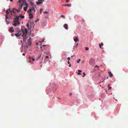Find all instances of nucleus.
<instances>
[{"instance_id": "a878e982", "label": "nucleus", "mask_w": 128, "mask_h": 128, "mask_svg": "<svg viewBox=\"0 0 128 128\" xmlns=\"http://www.w3.org/2000/svg\"><path fill=\"white\" fill-rule=\"evenodd\" d=\"M60 17L61 18L62 17L64 18H65V16L64 15H61V16H60Z\"/></svg>"}, {"instance_id": "bb28decb", "label": "nucleus", "mask_w": 128, "mask_h": 128, "mask_svg": "<svg viewBox=\"0 0 128 128\" xmlns=\"http://www.w3.org/2000/svg\"><path fill=\"white\" fill-rule=\"evenodd\" d=\"M42 8H40V14L42 13Z\"/></svg>"}, {"instance_id": "864d4df0", "label": "nucleus", "mask_w": 128, "mask_h": 128, "mask_svg": "<svg viewBox=\"0 0 128 128\" xmlns=\"http://www.w3.org/2000/svg\"><path fill=\"white\" fill-rule=\"evenodd\" d=\"M39 42H41V41H40V40H39Z\"/></svg>"}, {"instance_id": "5fc2aeb1", "label": "nucleus", "mask_w": 128, "mask_h": 128, "mask_svg": "<svg viewBox=\"0 0 128 128\" xmlns=\"http://www.w3.org/2000/svg\"><path fill=\"white\" fill-rule=\"evenodd\" d=\"M42 42H44V40H42Z\"/></svg>"}, {"instance_id": "c9c22d12", "label": "nucleus", "mask_w": 128, "mask_h": 128, "mask_svg": "<svg viewBox=\"0 0 128 128\" xmlns=\"http://www.w3.org/2000/svg\"><path fill=\"white\" fill-rule=\"evenodd\" d=\"M49 58L48 56H46V58Z\"/></svg>"}, {"instance_id": "c03bdc74", "label": "nucleus", "mask_w": 128, "mask_h": 128, "mask_svg": "<svg viewBox=\"0 0 128 128\" xmlns=\"http://www.w3.org/2000/svg\"><path fill=\"white\" fill-rule=\"evenodd\" d=\"M70 95V96H72V93H70L69 94Z\"/></svg>"}, {"instance_id": "6e6d98bb", "label": "nucleus", "mask_w": 128, "mask_h": 128, "mask_svg": "<svg viewBox=\"0 0 128 128\" xmlns=\"http://www.w3.org/2000/svg\"><path fill=\"white\" fill-rule=\"evenodd\" d=\"M6 21H7V20L6 19Z\"/></svg>"}, {"instance_id": "49530a36", "label": "nucleus", "mask_w": 128, "mask_h": 128, "mask_svg": "<svg viewBox=\"0 0 128 128\" xmlns=\"http://www.w3.org/2000/svg\"><path fill=\"white\" fill-rule=\"evenodd\" d=\"M68 64H70V62H69V61L68 62Z\"/></svg>"}, {"instance_id": "f3484780", "label": "nucleus", "mask_w": 128, "mask_h": 128, "mask_svg": "<svg viewBox=\"0 0 128 128\" xmlns=\"http://www.w3.org/2000/svg\"><path fill=\"white\" fill-rule=\"evenodd\" d=\"M103 45V44L102 43L101 44H99V46L100 48H101V49H102V46Z\"/></svg>"}, {"instance_id": "ddd939ff", "label": "nucleus", "mask_w": 128, "mask_h": 128, "mask_svg": "<svg viewBox=\"0 0 128 128\" xmlns=\"http://www.w3.org/2000/svg\"><path fill=\"white\" fill-rule=\"evenodd\" d=\"M30 16L29 18L30 19H32L33 18V15L32 13L30 14H29Z\"/></svg>"}, {"instance_id": "a18cd8bd", "label": "nucleus", "mask_w": 128, "mask_h": 128, "mask_svg": "<svg viewBox=\"0 0 128 128\" xmlns=\"http://www.w3.org/2000/svg\"><path fill=\"white\" fill-rule=\"evenodd\" d=\"M8 11H10V12H11V11H10V8H9V9H8Z\"/></svg>"}, {"instance_id": "aec40b11", "label": "nucleus", "mask_w": 128, "mask_h": 128, "mask_svg": "<svg viewBox=\"0 0 128 128\" xmlns=\"http://www.w3.org/2000/svg\"><path fill=\"white\" fill-rule=\"evenodd\" d=\"M78 74H79V75H81V73H80V72H82V71L81 70H78Z\"/></svg>"}, {"instance_id": "9b49d317", "label": "nucleus", "mask_w": 128, "mask_h": 128, "mask_svg": "<svg viewBox=\"0 0 128 128\" xmlns=\"http://www.w3.org/2000/svg\"><path fill=\"white\" fill-rule=\"evenodd\" d=\"M64 27L66 29H68V25L67 24H65L64 25Z\"/></svg>"}, {"instance_id": "f8f14e48", "label": "nucleus", "mask_w": 128, "mask_h": 128, "mask_svg": "<svg viewBox=\"0 0 128 128\" xmlns=\"http://www.w3.org/2000/svg\"><path fill=\"white\" fill-rule=\"evenodd\" d=\"M62 6H68V7H70L71 6V5L70 4H63Z\"/></svg>"}, {"instance_id": "393cba45", "label": "nucleus", "mask_w": 128, "mask_h": 128, "mask_svg": "<svg viewBox=\"0 0 128 128\" xmlns=\"http://www.w3.org/2000/svg\"><path fill=\"white\" fill-rule=\"evenodd\" d=\"M74 40H78V37H76L74 39Z\"/></svg>"}, {"instance_id": "39448f33", "label": "nucleus", "mask_w": 128, "mask_h": 128, "mask_svg": "<svg viewBox=\"0 0 128 128\" xmlns=\"http://www.w3.org/2000/svg\"><path fill=\"white\" fill-rule=\"evenodd\" d=\"M94 60L92 58L90 60V64H92L94 63Z\"/></svg>"}, {"instance_id": "0eeeda50", "label": "nucleus", "mask_w": 128, "mask_h": 128, "mask_svg": "<svg viewBox=\"0 0 128 128\" xmlns=\"http://www.w3.org/2000/svg\"><path fill=\"white\" fill-rule=\"evenodd\" d=\"M29 59L30 62H31L32 61H34L35 60L34 58L31 57H29Z\"/></svg>"}, {"instance_id": "603ef678", "label": "nucleus", "mask_w": 128, "mask_h": 128, "mask_svg": "<svg viewBox=\"0 0 128 128\" xmlns=\"http://www.w3.org/2000/svg\"><path fill=\"white\" fill-rule=\"evenodd\" d=\"M73 57V56H71V57L72 58V57Z\"/></svg>"}, {"instance_id": "2eb2a0df", "label": "nucleus", "mask_w": 128, "mask_h": 128, "mask_svg": "<svg viewBox=\"0 0 128 128\" xmlns=\"http://www.w3.org/2000/svg\"><path fill=\"white\" fill-rule=\"evenodd\" d=\"M15 35L17 37H18L20 35H21L20 34H19L18 33H16L15 34Z\"/></svg>"}, {"instance_id": "72a5a7b5", "label": "nucleus", "mask_w": 128, "mask_h": 128, "mask_svg": "<svg viewBox=\"0 0 128 128\" xmlns=\"http://www.w3.org/2000/svg\"><path fill=\"white\" fill-rule=\"evenodd\" d=\"M27 12H28L29 14H30V12L29 11V10H28L27 11Z\"/></svg>"}, {"instance_id": "c756f323", "label": "nucleus", "mask_w": 128, "mask_h": 128, "mask_svg": "<svg viewBox=\"0 0 128 128\" xmlns=\"http://www.w3.org/2000/svg\"><path fill=\"white\" fill-rule=\"evenodd\" d=\"M38 1H41L43 2L44 1V0H38Z\"/></svg>"}, {"instance_id": "09e8293b", "label": "nucleus", "mask_w": 128, "mask_h": 128, "mask_svg": "<svg viewBox=\"0 0 128 128\" xmlns=\"http://www.w3.org/2000/svg\"><path fill=\"white\" fill-rule=\"evenodd\" d=\"M74 41H75V42H77V41L78 40H74Z\"/></svg>"}, {"instance_id": "c85d7f7f", "label": "nucleus", "mask_w": 128, "mask_h": 128, "mask_svg": "<svg viewBox=\"0 0 128 128\" xmlns=\"http://www.w3.org/2000/svg\"><path fill=\"white\" fill-rule=\"evenodd\" d=\"M39 20V19H36V20L35 21V22H37Z\"/></svg>"}, {"instance_id": "a211bd4d", "label": "nucleus", "mask_w": 128, "mask_h": 128, "mask_svg": "<svg viewBox=\"0 0 128 128\" xmlns=\"http://www.w3.org/2000/svg\"><path fill=\"white\" fill-rule=\"evenodd\" d=\"M14 10L16 11H17V12H18V10H17L16 9H14V8H13L12 10L11 11V12H14Z\"/></svg>"}, {"instance_id": "37998d69", "label": "nucleus", "mask_w": 128, "mask_h": 128, "mask_svg": "<svg viewBox=\"0 0 128 128\" xmlns=\"http://www.w3.org/2000/svg\"><path fill=\"white\" fill-rule=\"evenodd\" d=\"M71 64H69V67H71Z\"/></svg>"}, {"instance_id": "13d9d810", "label": "nucleus", "mask_w": 128, "mask_h": 128, "mask_svg": "<svg viewBox=\"0 0 128 128\" xmlns=\"http://www.w3.org/2000/svg\"><path fill=\"white\" fill-rule=\"evenodd\" d=\"M42 66V65H41V66Z\"/></svg>"}, {"instance_id": "20e7f679", "label": "nucleus", "mask_w": 128, "mask_h": 128, "mask_svg": "<svg viewBox=\"0 0 128 128\" xmlns=\"http://www.w3.org/2000/svg\"><path fill=\"white\" fill-rule=\"evenodd\" d=\"M28 40H21V43L22 44V46H26L27 45V42Z\"/></svg>"}, {"instance_id": "5701e85b", "label": "nucleus", "mask_w": 128, "mask_h": 128, "mask_svg": "<svg viewBox=\"0 0 128 128\" xmlns=\"http://www.w3.org/2000/svg\"><path fill=\"white\" fill-rule=\"evenodd\" d=\"M81 61V60L80 59H79L77 61V62L78 63H79Z\"/></svg>"}, {"instance_id": "4468645a", "label": "nucleus", "mask_w": 128, "mask_h": 128, "mask_svg": "<svg viewBox=\"0 0 128 128\" xmlns=\"http://www.w3.org/2000/svg\"><path fill=\"white\" fill-rule=\"evenodd\" d=\"M24 5L23 4H20V6L19 7V10H21L22 8V6Z\"/></svg>"}, {"instance_id": "f257e3e1", "label": "nucleus", "mask_w": 128, "mask_h": 128, "mask_svg": "<svg viewBox=\"0 0 128 128\" xmlns=\"http://www.w3.org/2000/svg\"><path fill=\"white\" fill-rule=\"evenodd\" d=\"M24 16H22L21 14H20L19 16L15 15L14 16L12 25L14 26H16L17 25H19L20 23L18 20L20 18L21 19H23L24 18Z\"/></svg>"}, {"instance_id": "4d7b16f0", "label": "nucleus", "mask_w": 128, "mask_h": 128, "mask_svg": "<svg viewBox=\"0 0 128 128\" xmlns=\"http://www.w3.org/2000/svg\"><path fill=\"white\" fill-rule=\"evenodd\" d=\"M42 46H41L40 48H42Z\"/></svg>"}, {"instance_id": "7c9ffc66", "label": "nucleus", "mask_w": 128, "mask_h": 128, "mask_svg": "<svg viewBox=\"0 0 128 128\" xmlns=\"http://www.w3.org/2000/svg\"><path fill=\"white\" fill-rule=\"evenodd\" d=\"M83 74H84V75L83 76H82V77H84V76H85L86 75V74L85 73V72H83Z\"/></svg>"}, {"instance_id": "ea45409f", "label": "nucleus", "mask_w": 128, "mask_h": 128, "mask_svg": "<svg viewBox=\"0 0 128 128\" xmlns=\"http://www.w3.org/2000/svg\"><path fill=\"white\" fill-rule=\"evenodd\" d=\"M69 1V0H66V2H68Z\"/></svg>"}, {"instance_id": "de8ad7c7", "label": "nucleus", "mask_w": 128, "mask_h": 128, "mask_svg": "<svg viewBox=\"0 0 128 128\" xmlns=\"http://www.w3.org/2000/svg\"><path fill=\"white\" fill-rule=\"evenodd\" d=\"M25 53H23L22 54V55L23 56H25Z\"/></svg>"}, {"instance_id": "8fccbe9b", "label": "nucleus", "mask_w": 128, "mask_h": 128, "mask_svg": "<svg viewBox=\"0 0 128 128\" xmlns=\"http://www.w3.org/2000/svg\"><path fill=\"white\" fill-rule=\"evenodd\" d=\"M13 0H10V1L11 2H12Z\"/></svg>"}, {"instance_id": "6e6552de", "label": "nucleus", "mask_w": 128, "mask_h": 128, "mask_svg": "<svg viewBox=\"0 0 128 128\" xmlns=\"http://www.w3.org/2000/svg\"><path fill=\"white\" fill-rule=\"evenodd\" d=\"M26 5V6L24 7V10L26 11L27 10L28 7V5L27 3H25V4Z\"/></svg>"}, {"instance_id": "412c9836", "label": "nucleus", "mask_w": 128, "mask_h": 128, "mask_svg": "<svg viewBox=\"0 0 128 128\" xmlns=\"http://www.w3.org/2000/svg\"><path fill=\"white\" fill-rule=\"evenodd\" d=\"M78 74H79V75H81V73H80V72H82V71L81 70H78Z\"/></svg>"}, {"instance_id": "dca6fc26", "label": "nucleus", "mask_w": 128, "mask_h": 128, "mask_svg": "<svg viewBox=\"0 0 128 128\" xmlns=\"http://www.w3.org/2000/svg\"><path fill=\"white\" fill-rule=\"evenodd\" d=\"M108 74L111 77L112 76V74L111 72H108Z\"/></svg>"}, {"instance_id": "f704fd0d", "label": "nucleus", "mask_w": 128, "mask_h": 128, "mask_svg": "<svg viewBox=\"0 0 128 128\" xmlns=\"http://www.w3.org/2000/svg\"><path fill=\"white\" fill-rule=\"evenodd\" d=\"M111 88H112L111 87H110V86L108 88V90H109L111 89Z\"/></svg>"}, {"instance_id": "cd10ccee", "label": "nucleus", "mask_w": 128, "mask_h": 128, "mask_svg": "<svg viewBox=\"0 0 128 128\" xmlns=\"http://www.w3.org/2000/svg\"><path fill=\"white\" fill-rule=\"evenodd\" d=\"M85 48V50H89V48L88 47H86Z\"/></svg>"}, {"instance_id": "3c124183", "label": "nucleus", "mask_w": 128, "mask_h": 128, "mask_svg": "<svg viewBox=\"0 0 128 128\" xmlns=\"http://www.w3.org/2000/svg\"><path fill=\"white\" fill-rule=\"evenodd\" d=\"M32 5H33V4H31V6H32Z\"/></svg>"}, {"instance_id": "9d476101", "label": "nucleus", "mask_w": 128, "mask_h": 128, "mask_svg": "<svg viewBox=\"0 0 128 128\" xmlns=\"http://www.w3.org/2000/svg\"><path fill=\"white\" fill-rule=\"evenodd\" d=\"M29 11L30 12H31L32 10H34V12H35V9L34 8V7H32V8H30L29 9Z\"/></svg>"}, {"instance_id": "f03ea898", "label": "nucleus", "mask_w": 128, "mask_h": 128, "mask_svg": "<svg viewBox=\"0 0 128 128\" xmlns=\"http://www.w3.org/2000/svg\"><path fill=\"white\" fill-rule=\"evenodd\" d=\"M22 32H23V35H22L23 38H25L26 36L27 33L28 32V30L26 29L25 28L24 30H22Z\"/></svg>"}, {"instance_id": "4be33fe9", "label": "nucleus", "mask_w": 128, "mask_h": 128, "mask_svg": "<svg viewBox=\"0 0 128 128\" xmlns=\"http://www.w3.org/2000/svg\"><path fill=\"white\" fill-rule=\"evenodd\" d=\"M6 13L7 14H8L10 13L9 12L8 10H6Z\"/></svg>"}, {"instance_id": "1a4fd4ad", "label": "nucleus", "mask_w": 128, "mask_h": 128, "mask_svg": "<svg viewBox=\"0 0 128 128\" xmlns=\"http://www.w3.org/2000/svg\"><path fill=\"white\" fill-rule=\"evenodd\" d=\"M9 31L10 32H14V30L13 27L10 28L9 29Z\"/></svg>"}, {"instance_id": "423d86ee", "label": "nucleus", "mask_w": 128, "mask_h": 128, "mask_svg": "<svg viewBox=\"0 0 128 128\" xmlns=\"http://www.w3.org/2000/svg\"><path fill=\"white\" fill-rule=\"evenodd\" d=\"M27 45L26 46V47H27L28 46H30L32 44L31 40H28L27 42Z\"/></svg>"}, {"instance_id": "473e14b6", "label": "nucleus", "mask_w": 128, "mask_h": 128, "mask_svg": "<svg viewBox=\"0 0 128 128\" xmlns=\"http://www.w3.org/2000/svg\"><path fill=\"white\" fill-rule=\"evenodd\" d=\"M27 26L28 28L29 27V25L28 24H27Z\"/></svg>"}, {"instance_id": "58836bf2", "label": "nucleus", "mask_w": 128, "mask_h": 128, "mask_svg": "<svg viewBox=\"0 0 128 128\" xmlns=\"http://www.w3.org/2000/svg\"><path fill=\"white\" fill-rule=\"evenodd\" d=\"M78 46V43H77L76 44V46L77 47Z\"/></svg>"}, {"instance_id": "6ab92c4d", "label": "nucleus", "mask_w": 128, "mask_h": 128, "mask_svg": "<svg viewBox=\"0 0 128 128\" xmlns=\"http://www.w3.org/2000/svg\"><path fill=\"white\" fill-rule=\"evenodd\" d=\"M36 3L38 5L40 4H42L43 2H42L41 1H39V2H36Z\"/></svg>"}, {"instance_id": "7ed1b4c3", "label": "nucleus", "mask_w": 128, "mask_h": 128, "mask_svg": "<svg viewBox=\"0 0 128 128\" xmlns=\"http://www.w3.org/2000/svg\"><path fill=\"white\" fill-rule=\"evenodd\" d=\"M18 2L19 4L24 5L26 3V0H19Z\"/></svg>"}, {"instance_id": "4c0bfd02", "label": "nucleus", "mask_w": 128, "mask_h": 128, "mask_svg": "<svg viewBox=\"0 0 128 128\" xmlns=\"http://www.w3.org/2000/svg\"><path fill=\"white\" fill-rule=\"evenodd\" d=\"M8 16H7V15H6V19H8Z\"/></svg>"}, {"instance_id": "a19ab883", "label": "nucleus", "mask_w": 128, "mask_h": 128, "mask_svg": "<svg viewBox=\"0 0 128 128\" xmlns=\"http://www.w3.org/2000/svg\"><path fill=\"white\" fill-rule=\"evenodd\" d=\"M95 68H98V66H96L95 67Z\"/></svg>"}, {"instance_id": "b1692460", "label": "nucleus", "mask_w": 128, "mask_h": 128, "mask_svg": "<svg viewBox=\"0 0 128 128\" xmlns=\"http://www.w3.org/2000/svg\"><path fill=\"white\" fill-rule=\"evenodd\" d=\"M47 61V60H46V59L45 58V60H44V62H41L42 63V62H43L44 64H45V63Z\"/></svg>"}, {"instance_id": "2f4dec72", "label": "nucleus", "mask_w": 128, "mask_h": 128, "mask_svg": "<svg viewBox=\"0 0 128 128\" xmlns=\"http://www.w3.org/2000/svg\"><path fill=\"white\" fill-rule=\"evenodd\" d=\"M67 59L68 61H69L70 59V58L69 57H68L67 58Z\"/></svg>"}, {"instance_id": "e433bc0d", "label": "nucleus", "mask_w": 128, "mask_h": 128, "mask_svg": "<svg viewBox=\"0 0 128 128\" xmlns=\"http://www.w3.org/2000/svg\"><path fill=\"white\" fill-rule=\"evenodd\" d=\"M48 13V12L46 11V12H43V13H46V14Z\"/></svg>"}, {"instance_id": "79ce46f5", "label": "nucleus", "mask_w": 128, "mask_h": 128, "mask_svg": "<svg viewBox=\"0 0 128 128\" xmlns=\"http://www.w3.org/2000/svg\"><path fill=\"white\" fill-rule=\"evenodd\" d=\"M47 46V45H43L42 46Z\"/></svg>"}]
</instances>
